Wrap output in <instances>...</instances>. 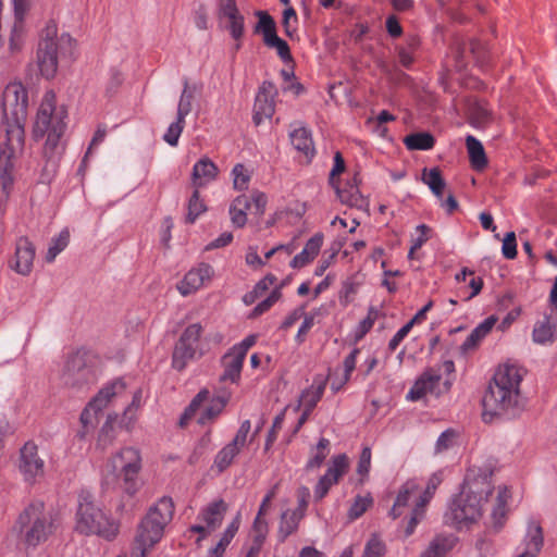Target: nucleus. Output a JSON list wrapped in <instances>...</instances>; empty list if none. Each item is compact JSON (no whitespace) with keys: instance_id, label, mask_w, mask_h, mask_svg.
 I'll use <instances>...</instances> for the list:
<instances>
[{"instance_id":"nucleus-3","label":"nucleus","mask_w":557,"mask_h":557,"mask_svg":"<svg viewBox=\"0 0 557 557\" xmlns=\"http://www.w3.org/2000/svg\"><path fill=\"white\" fill-rule=\"evenodd\" d=\"M523 371L517 364H500L483 396V416L515 417L521 409L520 384Z\"/></svg>"},{"instance_id":"nucleus-16","label":"nucleus","mask_w":557,"mask_h":557,"mask_svg":"<svg viewBox=\"0 0 557 557\" xmlns=\"http://www.w3.org/2000/svg\"><path fill=\"white\" fill-rule=\"evenodd\" d=\"M214 275L213 268L205 262L191 268L177 284L182 296H188L203 287Z\"/></svg>"},{"instance_id":"nucleus-45","label":"nucleus","mask_w":557,"mask_h":557,"mask_svg":"<svg viewBox=\"0 0 557 557\" xmlns=\"http://www.w3.org/2000/svg\"><path fill=\"white\" fill-rule=\"evenodd\" d=\"M360 352L359 348H354L350 354L344 359V374L339 383L335 381L332 383V389L337 392L344 384H346L351 376V373L356 369L357 358Z\"/></svg>"},{"instance_id":"nucleus-61","label":"nucleus","mask_w":557,"mask_h":557,"mask_svg":"<svg viewBox=\"0 0 557 557\" xmlns=\"http://www.w3.org/2000/svg\"><path fill=\"white\" fill-rule=\"evenodd\" d=\"M336 485L326 474H323L314 486L313 497L315 502L322 500L332 486Z\"/></svg>"},{"instance_id":"nucleus-31","label":"nucleus","mask_w":557,"mask_h":557,"mask_svg":"<svg viewBox=\"0 0 557 557\" xmlns=\"http://www.w3.org/2000/svg\"><path fill=\"white\" fill-rule=\"evenodd\" d=\"M496 319L494 317H488L474 327L460 346L461 351L467 354L475 349L481 341L492 331Z\"/></svg>"},{"instance_id":"nucleus-34","label":"nucleus","mask_w":557,"mask_h":557,"mask_svg":"<svg viewBox=\"0 0 557 557\" xmlns=\"http://www.w3.org/2000/svg\"><path fill=\"white\" fill-rule=\"evenodd\" d=\"M466 146L472 168L482 171L487 165V158L483 145L472 135L466 137Z\"/></svg>"},{"instance_id":"nucleus-36","label":"nucleus","mask_w":557,"mask_h":557,"mask_svg":"<svg viewBox=\"0 0 557 557\" xmlns=\"http://www.w3.org/2000/svg\"><path fill=\"white\" fill-rule=\"evenodd\" d=\"M252 529L255 532V541L251 547L249 548L246 557H259L261 546L268 533V523L263 519V516H259V512L257 513V517L253 521Z\"/></svg>"},{"instance_id":"nucleus-24","label":"nucleus","mask_w":557,"mask_h":557,"mask_svg":"<svg viewBox=\"0 0 557 557\" xmlns=\"http://www.w3.org/2000/svg\"><path fill=\"white\" fill-rule=\"evenodd\" d=\"M219 169L208 157L199 159L193 166L191 182L195 188H201L215 181Z\"/></svg>"},{"instance_id":"nucleus-56","label":"nucleus","mask_w":557,"mask_h":557,"mask_svg":"<svg viewBox=\"0 0 557 557\" xmlns=\"http://www.w3.org/2000/svg\"><path fill=\"white\" fill-rule=\"evenodd\" d=\"M264 45L269 48H273L276 50L278 57L284 61H289L292 59V54H290V50H289V47L287 45V42L285 40H283L282 38H280L276 35H274L272 38H270L269 40H267L264 42Z\"/></svg>"},{"instance_id":"nucleus-50","label":"nucleus","mask_w":557,"mask_h":557,"mask_svg":"<svg viewBox=\"0 0 557 557\" xmlns=\"http://www.w3.org/2000/svg\"><path fill=\"white\" fill-rule=\"evenodd\" d=\"M188 212L186 220L188 223H194L197 218L206 211V206L199 197L198 188H196L188 200Z\"/></svg>"},{"instance_id":"nucleus-44","label":"nucleus","mask_w":557,"mask_h":557,"mask_svg":"<svg viewBox=\"0 0 557 557\" xmlns=\"http://www.w3.org/2000/svg\"><path fill=\"white\" fill-rule=\"evenodd\" d=\"M226 21L225 28L231 37L235 40H242L245 34V17L240 12L231 14L224 18Z\"/></svg>"},{"instance_id":"nucleus-53","label":"nucleus","mask_w":557,"mask_h":557,"mask_svg":"<svg viewBox=\"0 0 557 557\" xmlns=\"http://www.w3.org/2000/svg\"><path fill=\"white\" fill-rule=\"evenodd\" d=\"M371 458L372 453L371 448L369 446H364L361 450L358 465H357V473L360 475V484H363L366 479L369 475L370 469H371Z\"/></svg>"},{"instance_id":"nucleus-49","label":"nucleus","mask_w":557,"mask_h":557,"mask_svg":"<svg viewBox=\"0 0 557 557\" xmlns=\"http://www.w3.org/2000/svg\"><path fill=\"white\" fill-rule=\"evenodd\" d=\"M210 397V393L208 389H201L190 401L189 406L186 408L185 412L181 418V424H185L187 420L191 419L199 408L206 403Z\"/></svg>"},{"instance_id":"nucleus-18","label":"nucleus","mask_w":557,"mask_h":557,"mask_svg":"<svg viewBox=\"0 0 557 557\" xmlns=\"http://www.w3.org/2000/svg\"><path fill=\"white\" fill-rule=\"evenodd\" d=\"M277 95L275 85L264 81L259 87L253 104V122L259 125L263 120L272 117L275 112L274 98Z\"/></svg>"},{"instance_id":"nucleus-62","label":"nucleus","mask_w":557,"mask_h":557,"mask_svg":"<svg viewBox=\"0 0 557 557\" xmlns=\"http://www.w3.org/2000/svg\"><path fill=\"white\" fill-rule=\"evenodd\" d=\"M502 252L503 256L509 260H512L517 257V242L516 234L513 232L507 233L504 237Z\"/></svg>"},{"instance_id":"nucleus-26","label":"nucleus","mask_w":557,"mask_h":557,"mask_svg":"<svg viewBox=\"0 0 557 557\" xmlns=\"http://www.w3.org/2000/svg\"><path fill=\"white\" fill-rule=\"evenodd\" d=\"M323 245V235L321 233L314 234L309 238L302 248L290 261V267L294 269H301L313 261L318 256Z\"/></svg>"},{"instance_id":"nucleus-28","label":"nucleus","mask_w":557,"mask_h":557,"mask_svg":"<svg viewBox=\"0 0 557 557\" xmlns=\"http://www.w3.org/2000/svg\"><path fill=\"white\" fill-rule=\"evenodd\" d=\"M245 358L235 354L231 349L223 356V373L220 376L221 382L238 383Z\"/></svg>"},{"instance_id":"nucleus-57","label":"nucleus","mask_w":557,"mask_h":557,"mask_svg":"<svg viewBox=\"0 0 557 557\" xmlns=\"http://www.w3.org/2000/svg\"><path fill=\"white\" fill-rule=\"evenodd\" d=\"M372 504L370 496H357L355 502L349 508L348 516L350 519H357L361 517Z\"/></svg>"},{"instance_id":"nucleus-4","label":"nucleus","mask_w":557,"mask_h":557,"mask_svg":"<svg viewBox=\"0 0 557 557\" xmlns=\"http://www.w3.org/2000/svg\"><path fill=\"white\" fill-rule=\"evenodd\" d=\"M74 531L78 534L97 535L113 541L120 532V522L108 515L88 490H81L74 516Z\"/></svg>"},{"instance_id":"nucleus-12","label":"nucleus","mask_w":557,"mask_h":557,"mask_svg":"<svg viewBox=\"0 0 557 557\" xmlns=\"http://www.w3.org/2000/svg\"><path fill=\"white\" fill-rule=\"evenodd\" d=\"M126 384L117 379L103 386L98 394L88 403L81 414V422L85 429L94 428L97 423L98 413L101 412L113 397L125 393Z\"/></svg>"},{"instance_id":"nucleus-6","label":"nucleus","mask_w":557,"mask_h":557,"mask_svg":"<svg viewBox=\"0 0 557 557\" xmlns=\"http://www.w3.org/2000/svg\"><path fill=\"white\" fill-rule=\"evenodd\" d=\"M173 515L174 503L171 497L163 496L156 502L137 527L131 557H146L147 553L162 540Z\"/></svg>"},{"instance_id":"nucleus-22","label":"nucleus","mask_w":557,"mask_h":557,"mask_svg":"<svg viewBox=\"0 0 557 557\" xmlns=\"http://www.w3.org/2000/svg\"><path fill=\"white\" fill-rule=\"evenodd\" d=\"M35 258V248L26 237H20L16 240L14 259L10 267L21 275H28L33 270Z\"/></svg>"},{"instance_id":"nucleus-23","label":"nucleus","mask_w":557,"mask_h":557,"mask_svg":"<svg viewBox=\"0 0 557 557\" xmlns=\"http://www.w3.org/2000/svg\"><path fill=\"white\" fill-rule=\"evenodd\" d=\"M510 498L511 493L509 488L506 485L498 486L497 496L491 512V527L495 532H499L506 524Z\"/></svg>"},{"instance_id":"nucleus-64","label":"nucleus","mask_w":557,"mask_h":557,"mask_svg":"<svg viewBox=\"0 0 557 557\" xmlns=\"http://www.w3.org/2000/svg\"><path fill=\"white\" fill-rule=\"evenodd\" d=\"M319 314V310L310 312L308 314L305 313L304 321L298 329V332L296 334V342L302 343L305 341V337L307 333L311 330V327L314 325V318Z\"/></svg>"},{"instance_id":"nucleus-59","label":"nucleus","mask_w":557,"mask_h":557,"mask_svg":"<svg viewBox=\"0 0 557 557\" xmlns=\"http://www.w3.org/2000/svg\"><path fill=\"white\" fill-rule=\"evenodd\" d=\"M432 228L425 224L416 227L417 236L411 238L412 249H420L432 236Z\"/></svg>"},{"instance_id":"nucleus-27","label":"nucleus","mask_w":557,"mask_h":557,"mask_svg":"<svg viewBox=\"0 0 557 557\" xmlns=\"http://www.w3.org/2000/svg\"><path fill=\"white\" fill-rule=\"evenodd\" d=\"M289 137L293 147L310 161L315 152L310 131L299 125L289 133Z\"/></svg>"},{"instance_id":"nucleus-10","label":"nucleus","mask_w":557,"mask_h":557,"mask_svg":"<svg viewBox=\"0 0 557 557\" xmlns=\"http://www.w3.org/2000/svg\"><path fill=\"white\" fill-rule=\"evenodd\" d=\"M421 498L420 482L416 479L408 480L399 488L395 503L389 511V516L393 519H397L404 513L405 508H411L410 519L405 529L406 537L413 534L417 525L424 518L426 505L420 506Z\"/></svg>"},{"instance_id":"nucleus-30","label":"nucleus","mask_w":557,"mask_h":557,"mask_svg":"<svg viewBox=\"0 0 557 557\" xmlns=\"http://www.w3.org/2000/svg\"><path fill=\"white\" fill-rule=\"evenodd\" d=\"M333 187L342 203L357 208L363 205V198L358 187L357 175L354 176L352 181H348L345 186L342 187L336 183Z\"/></svg>"},{"instance_id":"nucleus-5","label":"nucleus","mask_w":557,"mask_h":557,"mask_svg":"<svg viewBox=\"0 0 557 557\" xmlns=\"http://www.w3.org/2000/svg\"><path fill=\"white\" fill-rule=\"evenodd\" d=\"M76 57V41L67 33L58 35L54 21H49L42 29L36 52L40 75L52 79L58 72L59 60L72 61Z\"/></svg>"},{"instance_id":"nucleus-42","label":"nucleus","mask_w":557,"mask_h":557,"mask_svg":"<svg viewBox=\"0 0 557 557\" xmlns=\"http://www.w3.org/2000/svg\"><path fill=\"white\" fill-rule=\"evenodd\" d=\"M330 453V441L325 437H321L317 446L312 449V456L306 463L307 470L318 469L322 466L325 458Z\"/></svg>"},{"instance_id":"nucleus-46","label":"nucleus","mask_w":557,"mask_h":557,"mask_svg":"<svg viewBox=\"0 0 557 557\" xmlns=\"http://www.w3.org/2000/svg\"><path fill=\"white\" fill-rule=\"evenodd\" d=\"M69 240L70 232L67 230H62L57 237L52 238L46 255L47 262H52L66 248Z\"/></svg>"},{"instance_id":"nucleus-41","label":"nucleus","mask_w":557,"mask_h":557,"mask_svg":"<svg viewBox=\"0 0 557 557\" xmlns=\"http://www.w3.org/2000/svg\"><path fill=\"white\" fill-rule=\"evenodd\" d=\"M555 325L550 318L545 315L543 320L537 321L532 332L534 343L545 345L553 342Z\"/></svg>"},{"instance_id":"nucleus-2","label":"nucleus","mask_w":557,"mask_h":557,"mask_svg":"<svg viewBox=\"0 0 557 557\" xmlns=\"http://www.w3.org/2000/svg\"><path fill=\"white\" fill-rule=\"evenodd\" d=\"M66 117L65 108L55 106V94L47 91L39 106L33 131L37 139L47 136L44 146L46 163L42 169V176L46 180H51L59 168L64 151L61 138L66 129Z\"/></svg>"},{"instance_id":"nucleus-38","label":"nucleus","mask_w":557,"mask_h":557,"mask_svg":"<svg viewBox=\"0 0 557 557\" xmlns=\"http://www.w3.org/2000/svg\"><path fill=\"white\" fill-rule=\"evenodd\" d=\"M302 517V512H298V510H286L282 513L278 528V535L282 541L297 530Z\"/></svg>"},{"instance_id":"nucleus-55","label":"nucleus","mask_w":557,"mask_h":557,"mask_svg":"<svg viewBox=\"0 0 557 557\" xmlns=\"http://www.w3.org/2000/svg\"><path fill=\"white\" fill-rule=\"evenodd\" d=\"M385 550L386 547L384 542L374 534L366 544L363 557H383Z\"/></svg>"},{"instance_id":"nucleus-1","label":"nucleus","mask_w":557,"mask_h":557,"mask_svg":"<svg viewBox=\"0 0 557 557\" xmlns=\"http://www.w3.org/2000/svg\"><path fill=\"white\" fill-rule=\"evenodd\" d=\"M491 466H472L467 470L461 491L454 496L445 515L446 521L458 529L478 522L484 505L494 491Z\"/></svg>"},{"instance_id":"nucleus-7","label":"nucleus","mask_w":557,"mask_h":557,"mask_svg":"<svg viewBox=\"0 0 557 557\" xmlns=\"http://www.w3.org/2000/svg\"><path fill=\"white\" fill-rule=\"evenodd\" d=\"M28 95L20 82L9 83L2 95V110L5 122L4 139L13 148L24 146V124L27 119Z\"/></svg>"},{"instance_id":"nucleus-13","label":"nucleus","mask_w":557,"mask_h":557,"mask_svg":"<svg viewBox=\"0 0 557 557\" xmlns=\"http://www.w3.org/2000/svg\"><path fill=\"white\" fill-rule=\"evenodd\" d=\"M226 509L227 505L222 499H219L208 504L200 510L197 518L200 523L194 524L189 529L190 532L199 534L198 543L222 524Z\"/></svg>"},{"instance_id":"nucleus-54","label":"nucleus","mask_w":557,"mask_h":557,"mask_svg":"<svg viewBox=\"0 0 557 557\" xmlns=\"http://www.w3.org/2000/svg\"><path fill=\"white\" fill-rule=\"evenodd\" d=\"M184 126L185 120H181L178 116H176V120L169 125L165 134L163 135L164 141H166L172 147L177 146Z\"/></svg>"},{"instance_id":"nucleus-60","label":"nucleus","mask_w":557,"mask_h":557,"mask_svg":"<svg viewBox=\"0 0 557 557\" xmlns=\"http://www.w3.org/2000/svg\"><path fill=\"white\" fill-rule=\"evenodd\" d=\"M281 296L280 287H275L265 299L255 307L253 315H260L268 311L281 298Z\"/></svg>"},{"instance_id":"nucleus-40","label":"nucleus","mask_w":557,"mask_h":557,"mask_svg":"<svg viewBox=\"0 0 557 557\" xmlns=\"http://www.w3.org/2000/svg\"><path fill=\"white\" fill-rule=\"evenodd\" d=\"M404 144L409 150H430L434 147L435 139L430 133L420 132L407 135Z\"/></svg>"},{"instance_id":"nucleus-14","label":"nucleus","mask_w":557,"mask_h":557,"mask_svg":"<svg viewBox=\"0 0 557 557\" xmlns=\"http://www.w3.org/2000/svg\"><path fill=\"white\" fill-rule=\"evenodd\" d=\"M18 471L24 481L34 484L44 476L45 461L38 454V447L33 442H27L20 450Z\"/></svg>"},{"instance_id":"nucleus-35","label":"nucleus","mask_w":557,"mask_h":557,"mask_svg":"<svg viewBox=\"0 0 557 557\" xmlns=\"http://www.w3.org/2000/svg\"><path fill=\"white\" fill-rule=\"evenodd\" d=\"M455 537L437 535L429 544L420 557H445L455 546Z\"/></svg>"},{"instance_id":"nucleus-51","label":"nucleus","mask_w":557,"mask_h":557,"mask_svg":"<svg viewBox=\"0 0 557 557\" xmlns=\"http://www.w3.org/2000/svg\"><path fill=\"white\" fill-rule=\"evenodd\" d=\"M442 480H443V471H437L430 476L425 487H423L421 485L422 498L420 500V506L429 504V502L432 499L437 486L442 483Z\"/></svg>"},{"instance_id":"nucleus-29","label":"nucleus","mask_w":557,"mask_h":557,"mask_svg":"<svg viewBox=\"0 0 557 557\" xmlns=\"http://www.w3.org/2000/svg\"><path fill=\"white\" fill-rule=\"evenodd\" d=\"M325 386L326 383L323 379H315L308 388L302 391L298 404L296 405L294 410L297 411L300 408L313 410L317 404L322 398L325 391Z\"/></svg>"},{"instance_id":"nucleus-21","label":"nucleus","mask_w":557,"mask_h":557,"mask_svg":"<svg viewBox=\"0 0 557 557\" xmlns=\"http://www.w3.org/2000/svg\"><path fill=\"white\" fill-rule=\"evenodd\" d=\"M23 147L13 148L10 140L3 139L0 148V186L4 194H9L13 185V160Z\"/></svg>"},{"instance_id":"nucleus-9","label":"nucleus","mask_w":557,"mask_h":557,"mask_svg":"<svg viewBox=\"0 0 557 557\" xmlns=\"http://www.w3.org/2000/svg\"><path fill=\"white\" fill-rule=\"evenodd\" d=\"M112 471H117L121 479V490L128 496H134L141 487L139 473L143 468L140 451L134 447H124L111 458Z\"/></svg>"},{"instance_id":"nucleus-15","label":"nucleus","mask_w":557,"mask_h":557,"mask_svg":"<svg viewBox=\"0 0 557 557\" xmlns=\"http://www.w3.org/2000/svg\"><path fill=\"white\" fill-rule=\"evenodd\" d=\"M14 7V23L9 37V51L11 55L20 53L25 44V16L30 8V0H12Z\"/></svg>"},{"instance_id":"nucleus-20","label":"nucleus","mask_w":557,"mask_h":557,"mask_svg":"<svg viewBox=\"0 0 557 557\" xmlns=\"http://www.w3.org/2000/svg\"><path fill=\"white\" fill-rule=\"evenodd\" d=\"M87 354L77 350L70 355L62 369V380L65 385L74 386L85 380L87 374Z\"/></svg>"},{"instance_id":"nucleus-37","label":"nucleus","mask_w":557,"mask_h":557,"mask_svg":"<svg viewBox=\"0 0 557 557\" xmlns=\"http://www.w3.org/2000/svg\"><path fill=\"white\" fill-rule=\"evenodd\" d=\"M348 469L349 459L347 455L339 454L332 457L324 474H326L327 478L337 484L339 480L347 473Z\"/></svg>"},{"instance_id":"nucleus-39","label":"nucleus","mask_w":557,"mask_h":557,"mask_svg":"<svg viewBox=\"0 0 557 557\" xmlns=\"http://www.w3.org/2000/svg\"><path fill=\"white\" fill-rule=\"evenodd\" d=\"M422 182L429 186V188L437 199L443 198V193L446 183L443 180L441 171L437 168H433L430 170L424 169L422 172Z\"/></svg>"},{"instance_id":"nucleus-52","label":"nucleus","mask_w":557,"mask_h":557,"mask_svg":"<svg viewBox=\"0 0 557 557\" xmlns=\"http://www.w3.org/2000/svg\"><path fill=\"white\" fill-rule=\"evenodd\" d=\"M232 176L235 189L245 190L248 188L250 173L243 164L238 163L233 168Z\"/></svg>"},{"instance_id":"nucleus-32","label":"nucleus","mask_w":557,"mask_h":557,"mask_svg":"<svg viewBox=\"0 0 557 557\" xmlns=\"http://www.w3.org/2000/svg\"><path fill=\"white\" fill-rule=\"evenodd\" d=\"M240 524V513L238 512L233 521L222 533L219 542L208 550L207 557H223L227 546L231 544Z\"/></svg>"},{"instance_id":"nucleus-17","label":"nucleus","mask_w":557,"mask_h":557,"mask_svg":"<svg viewBox=\"0 0 557 557\" xmlns=\"http://www.w3.org/2000/svg\"><path fill=\"white\" fill-rule=\"evenodd\" d=\"M441 371L430 368L417 379L406 398L411 401H417L429 394L438 396L441 394Z\"/></svg>"},{"instance_id":"nucleus-33","label":"nucleus","mask_w":557,"mask_h":557,"mask_svg":"<svg viewBox=\"0 0 557 557\" xmlns=\"http://www.w3.org/2000/svg\"><path fill=\"white\" fill-rule=\"evenodd\" d=\"M248 211H251L249 196H237L230 206V216L233 225L236 227H243L247 222Z\"/></svg>"},{"instance_id":"nucleus-48","label":"nucleus","mask_w":557,"mask_h":557,"mask_svg":"<svg viewBox=\"0 0 557 557\" xmlns=\"http://www.w3.org/2000/svg\"><path fill=\"white\" fill-rule=\"evenodd\" d=\"M259 17L258 24L256 26V32L261 33L263 37V42L272 38L276 35V26L275 22L271 15L267 12L259 11L257 12Z\"/></svg>"},{"instance_id":"nucleus-63","label":"nucleus","mask_w":557,"mask_h":557,"mask_svg":"<svg viewBox=\"0 0 557 557\" xmlns=\"http://www.w3.org/2000/svg\"><path fill=\"white\" fill-rule=\"evenodd\" d=\"M283 27L285 30V34L289 37L293 36V34L296 32V24H297V14L296 11L289 7L284 10L283 12Z\"/></svg>"},{"instance_id":"nucleus-8","label":"nucleus","mask_w":557,"mask_h":557,"mask_svg":"<svg viewBox=\"0 0 557 557\" xmlns=\"http://www.w3.org/2000/svg\"><path fill=\"white\" fill-rule=\"evenodd\" d=\"M22 540L27 547H37L55 531L53 515L47 511L40 500L30 503L17 520Z\"/></svg>"},{"instance_id":"nucleus-19","label":"nucleus","mask_w":557,"mask_h":557,"mask_svg":"<svg viewBox=\"0 0 557 557\" xmlns=\"http://www.w3.org/2000/svg\"><path fill=\"white\" fill-rule=\"evenodd\" d=\"M544 545L543 529L533 518L527 522V530L515 557H537Z\"/></svg>"},{"instance_id":"nucleus-58","label":"nucleus","mask_w":557,"mask_h":557,"mask_svg":"<svg viewBox=\"0 0 557 557\" xmlns=\"http://www.w3.org/2000/svg\"><path fill=\"white\" fill-rule=\"evenodd\" d=\"M457 438V433L453 429L445 430L437 438L435 444V453H442L451 448Z\"/></svg>"},{"instance_id":"nucleus-25","label":"nucleus","mask_w":557,"mask_h":557,"mask_svg":"<svg viewBox=\"0 0 557 557\" xmlns=\"http://www.w3.org/2000/svg\"><path fill=\"white\" fill-rule=\"evenodd\" d=\"M232 393L225 388L219 391L215 396L210 399V403L200 412L197 421L201 425H206L214 421L223 411L230 401Z\"/></svg>"},{"instance_id":"nucleus-43","label":"nucleus","mask_w":557,"mask_h":557,"mask_svg":"<svg viewBox=\"0 0 557 557\" xmlns=\"http://www.w3.org/2000/svg\"><path fill=\"white\" fill-rule=\"evenodd\" d=\"M196 88L190 86L187 81L184 83V88L180 97L177 104V114L181 120H185L186 116L191 112L193 101L195 99Z\"/></svg>"},{"instance_id":"nucleus-47","label":"nucleus","mask_w":557,"mask_h":557,"mask_svg":"<svg viewBox=\"0 0 557 557\" xmlns=\"http://www.w3.org/2000/svg\"><path fill=\"white\" fill-rule=\"evenodd\" d=\"M240 450L232 444L225 445L215 456L214 458V467L219 470V472L224 471L227 467L231 466L234 458L238 455Z\"/></svg>"},{"instance_id":"nucleus-11","label":"nucleus","mask_w":557,"mask_h":557,"mask_svg":"<svg viewBox=\"0 0 557 557\" xmlns=\"http://www.w3.org/2000/svg\"><path fill=\"white\" fill-rule=\"evenodd\" d=\"M201 331L202 327L199 323L190 324L183 331L172 355V366L174 369L182 371L189 361L201 356L199 350Z\"/></svg>"}]
</instances>
